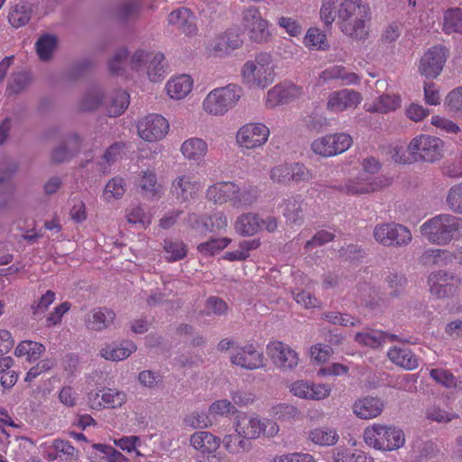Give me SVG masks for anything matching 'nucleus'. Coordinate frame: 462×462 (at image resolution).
I'll return each mask as SVG.
<instances>
[{"instance_id":"obj_1","label":"nucleus","mask_w":462,"mask_h":462,"mask_svg":"<svg viewBox=\"0 0 462 462\" xmlns=\"http://www.w3.org/2000/svg\"><path fill=\"white\" fill-rule=\"evenodd\" d=\"M338 25L341 32L354 39L365 40L369 34L372 13L363 0H344L337 9Z\"/></svg>"},{"instance_id":"obj_2","label":"nucleus","mask_w":462,"mask_h":462,"mask_svg":"<svg viewBox=\"0 0 462 462\" xmlns=\"http://www.w3.org/2000/svg\"><path fill=\"white\" fill-rule=\"evenodd\" d=\"M420 231L430 243L444 246L456 236L462 237V218L451 214H439L425 221Z\"/></svg>"},{"instance_id":"obj_3","label":"nucleus","mask_w":462,"mask_h":462,"mask_svg":"<svg viewBox=\"0 0 462 462\" xmlns=\"http://www.w3.org/2000/svg\"><path fill=\"white\" fill-rule=\"evenodd\" d=\"M244 95L236 84H228L211 90L203 101L204 110L213 116H223L233 108Z\"/></svg>"},{"instance_id":"obj_4","label":"nucleus","mask_w":462,"mask_h":462,"mask_svg":"<svg viewBox=\"0 0 462 462\" xmlns=\"http://www.w3.org/2000/svg\"><path fill=\"white\" fill-rule=\"evenodd\" d=\"M244 81L251 88H264L273 81V66L269 53H260L242 68Z\"/></svg>"},{"instance_id":"obj_5","label":"nucleus","mask_w":462,"mask_h":462,"mask_svg":"<svg viewBox=\"0 0 462 462\" xmlns=\"http://www.w3.org/2000/svg\"><path fill=\"white\" fill-rule=\"evenodd\" d=\"M366 444L379 450H396L405 443L404 432L396 427L374 424L364 433Z\"/></svg>"},{"instance_id":"obj_6","label":"nucleus","mask_w":462,"mask_h":462,"mask_svg":"<svg viewBox=\"0 0 462 462\" xmlns=\"http://www.w3.org/2000/svg\"><path fill=\"white\" fill-rule=\"evenodd\" d=\"M443 142L432 135L420 134L414 137L407 146L414 162H435L443 156Z\"/></svg>"},{"instance_id":"obj_7","label":"nucleus","mask_w":462,"mask_h":462,"mask_svg":"<svg viewBox=\"0 0 462 462\" xmlns=\"http://www.w3.org/2000/svg\"><path fill=\"white\" fill-rule=\"evenodd\" d=\"M373 235L377 243L387 247H405L412 240L411 230L406 226L395 222L376 225Z\"/></svg>"},{"instance_id":"obj_8","label":"nucleus","mask_w":462,"mask_h":462,"mask_svg":"<svg viewBox=\"0 0 462 462\" xmlns=\"http://www.w3.org/2000/svg\"><path fill=\"white\" fill-rule=\"evenodd\" d=\"M235 431L245 437L248 440L258 439L261 434L273 437L279 431V428L272 420H260L258 417L246 414L238 415L234 422Z\"/></svg>"},{"instance_id":"obj_9","label":"nucleus","mask_w":462,"mask_h":462,"mask_svg":"<svg viewBox=\"0 0 462 462\" xmlns=\"http://www.w3.org/2000/svg\"><path fill=\"white\" fill-rule=\"evenodd\" d=\"M312 178L311 171L300 162L278 164L270 171V179L273 182L283 186H288L292 182H308Z\"/></svg>"},{"instance_id":"obj_10","label":"nucleus","mask_w":462,"mask_h":462,"mask_svg":"<svg viewBox=\"0 0 462 462\" xmlns=\"http://www.w3.org/2000/svg\"><path fill=\"white\" fill-rule=\"evenodd\" d=\"M190 445L201 453L200 462H223L224 455L218 452L221 439L208 431H197L190 436Z\"/></svg>"},{"instance_id":"obj_11","label":"nucleus","mask_w":462,"mask_h":462,"mask_svg":"<svg viewBox=\"0 0 462 462\" xmlns=\"http://www.w3.org/2000/svg\"><path fill=\"white\" fill-rule=\"evenodd\" d=\"M352 144V137L346 134H327L314 140L311 150L322 157H331L346 152Z\"/></svg>"},{"instance_id":"obj_12","label":"nucleus","mask_w":462,"mask_h":462,"mask_svg":"<svg viewBox=\"0 0 462 462\" xmlns=\"http://www.w3.org/2000/svg\"><path fill=\"white\" fill-rule=\"evenodd\" d=\"M389 185L390 180L387 178H372L363 173L348 180L345 185L337 187V189L346 195L356 196L374 192Z\"/></svg>"},{"instance_id":"obj_13","label":"nucleus","mask_w":462,"mask_h":462,"mask_svg":"<svg viewBox=\"0 0 462 462\" xmlns=\"http://www.w3.org/2000/svg\"><path fill=\"white\" fill-rule=\"evenodd\" d=\"M242 25L248 32L250 39L255 42H265L271 36L268 22L256 7L250 6L243 11Z\"/></svg>"},{"instance_id":"obj_14","label":"nucleus","mask_w":462,"mask_h":462,"mask_svg":"<svg viewBox=\"0 0 462 462\" xmlns=\"http://www.w3.org/2000/svg\"><path fill=\"white\" fill-rule=\"evenodd\" d=\"M266 351L273 364L282 372L292 371L299 365L298 353L282 341L270 342Z\"/></svg>"},{"instance_id":"obj_15","label":"nucleus","mask_w":462,"mask_h":462,"mask_svg":"<svg viewBox=\"0 0 462 462\" xmlns=\"http://www.w3.org/2000/svg\"><path fill=\"white\" fill-rule=\"evenodd\" d=\"M201 188V182L194 175L182 173L172 180L170 192L178 202L186 203L195 199Z\"/></svg>"},{"instance_id":"obj_16","label":"nucleus","mask_w":462,"mask_h":462,"mask_svg":"<svg viewBox=\"0 0 462 462\" xmlns=\"http://www.w3.org/2000/svg\"><path fill=\"white\" fill-rule=\"evenodd\" d=\"M270 135L269 128L262 123L245 124L236 133L237 144L245 149L262 147Z\"/></svg>"},{"instance_id":"obj_17","label":"nucleus","mask_w":462,"mask_h":462,"mask_svg":"<svg viewBox=\"0 0 462 462\" xmlns=\"http://www.w3.org/2000/svg\"><path fill=\"white\" fill-rule=\"evenodd\" d=\"M447 60L445 47L436 45L429 49L420 60L419 72L427 79H436Z\"/></svg>"},{"instance_id":"obj_18","label":"nucleus","mask_w":462,"mask_h":462,"mask_svg":"<svg viewBox=\"0 0 462 462\" xmlns=\"http://www.w3.org/2000/svg\"><path fill=\"white\" fill-rule=\"evenodd\" d=\"M168 121L161 115L151 114L139 121L137 125L139 136L146 142H155L165 137L169 131Z\"/></svg>"},{"instance_id":"obj_19","label":"nucleus","mask_w":462,"mask_h":462,"mask_svg":"<svg viewBox=\"0 0 462 462\" xmlns=\"http://www.w3.org/2000/svg\"><path fill=\"white\" fill-rule=\"evenodd\" d=\"M126 402V393L113 388H103L88 394V402L93 410L116 409Z\"/></svg>"},{"instance_id":"obj_20","label":"nucleus","mask_w":462,"mask_h":462,"mask_svg":"<svg viewBox=\"0 0 462 462\" xmlns=\"http://www.w3.org/2000/svg\"><path fill=\"white\" fill-rule=\"evenodd\" d=\"M458 283L457 277L443 270L433 272L428 277L430 292L439 299L452 296L456 292Z\"/></svg>"},{"instance_id":"obj_21","label":"nucleus","mask_w":462,"mask_h":462,"mask_svg":"<svg viewBox=\"0 0 462 462\" xmlns=\"http://www.w3.org/2000/svg\"><path fill=\"white\" fill-rule=\"evenodd\" d=\"M230 362L246 370H256L265 365L263 353L256 350L253 344L236 346L231 353Z\"/></svg>"},{"instance_id":"obj_22","label":"nucleus","mask_w":462,"mask_h":462,"mask_svg":"<svg viewBox=\"0 0 462 462\" xmlns=\"http://www.w3.org/2000/svg\"><path fill=\"white\" fill-rule=\"evenodd\" d=\"M303 94L301 87L291 83L279 84L272 88L266 96V106L275 107L290 103Z\"/></svg>"},{"instance_id":"obj_23","label":"nucleus","mask_w":462,"mask_h":462,"mask_svg":"<svg viewBox=\"0 0 462 462\" xmlns=\"http://www.w3.org/2000/svg\"><path fill=\"white\" fill-rule=\"evenodd\" d=\"M291 393L306 400H323L329 396L331 388L328 384L313 383L304 380L293 382L290 386Z\"/></svg>"},{"instance_id":"obj_24","label":"nucleus","mask_w":462,"mask_h":462,"mask_svg":"<svg viewBox=\"0 0 462 462\" xmlns=\"http://www.w3.org/2000/svg\"><path fill=\"white\" fill-rule=\"evenodd\" d=\"M361 100L362 97L359 92L352 89H342L329 95L327 108L331 112H342L356 107Z\"/></svg>"},{"instance_id":"obj_25","label":"nucleus","mask_w":462,"mask_h":462,"mask_svg":"<svg viewBox=\"0 0 462 462\" xmlns=\"http://www.w3.org/2000/svg\"><path fill=\"white\" fill-rule=\"evenodd\" d=\"M80 143V138L77 134H69L60 145L53 149L51 154V162L53 164L69 162L79 152Z\"/></svg>"},{"instance_id":"obj_26","label":"nucleus","mask_w":462,"mask_h":462,"mask_svg":"<svg viewBox=\"0 0 462 462\" xmlns=\"http://www.w3.org/2000/svg\"><path fill=\"white\" fill-rule=\"evenodd\" d=\"M168 23L175 26L187 36H193L198 32L195 23V15L187 8H180L172 11L168 15Z\"/></svg>"},{"instance_id":"obj_27","label":"nucleus","mask_w":462,"mask_h":462,"mask_svg":"<svg viewBox=\"0 0 462 462\" xmlns=\"http://www.w3.org/2000/svg\"><path fill=\"white\" fill-rule=\"evenodd\" d=\"M383 402L377 397L365 396L358 399L353 404V412L360 419L370 420L380 415Z\"/></svg>"},{"instance_id":"obj_28","label":"nucleus","mask_w":462,"mask_h":462,"mask_svg":"<svg viewBox=\"0 0 462 462\" xmlns=\"http://www.w3.org/2000/svg\"><path fill=\"white\" fill-rule=\"evenodd\" d=\"M236 184L231 181H221L212 184L206 190V199L215 204L230 203L234 192H236Z\"/></svg>"},{"instance_id":"obj_29","label":"nucleus","mask_w":462,"mask_h":462,"mask_svg":"<svg viewBox=\"0 0 462 462\" xmlns=\"http://www.w3.org/2000/svg\"><path fill=\"white\" fill-rule=\"evenodd\" d=\"M116 313L107 308H96L86 319L88 328L100 331L108 328L115 320Z\"/></svg>"},{"instance_id":"obj_30","label":"nucleus","mask_w":462,"mask_h":462,"mask_svg":"<svg viewBox=\"0 0 462 462\" xmlns=\"http://www.w3.org/2000/svg\"><path fill=\"white\" fill-rule=\"evenodd\" d=\"M387 356L393 364L406 370H415L419 366V359L406 347L393 346L388 350Z\"/></svg>"},{"instance_id":"obj_31","label":"nucleus","mask_w":462,"mask_h":462,"mask_svg":"<svg viewBox=\"0 0 462 462\" xmlns=\"http://www.w3.org/2000/svg\"><path fill=\"white\" fill-rule=\"evenodd\" d=\"M180 152L187 160L199 162L208 152V143L201 138L192 137L182 143Z\"/></svg>"},{"instance_id":"obj_32","label":"nucleus","mask_w":462,"mask_h":462,"mask_svg":"<svg viewBox=\"0 0 462 462\" xmlns=\"http://www.w3.org/2000/svg\"><path fill=\"white\" fill-rule=\"evenodd\" d=\"M320 79L323 81L328 80H341V85H357L360 82V77L354 72L348 71L345 67L341 65H334L326 69L320 74Z\"/></svg>"},{"instance_id":"obj_33","label":"nucleus","mask_w":462,"mask_h":462,"mask_svg":"<svg viewBox=\"0 0 462 462\" xmlns=\"http://www.w3.org/2000/svg\"><path fill=\"white\" fill-rule=\"evenodd\" d=\"M282 215L290 225L300 226L304 221L303 201L296 197H290L283 200Z\"/></svg>"},{"instance_id":"obj_34","label":"nucleus","mask_w":462,"mask_h":462,"mask_svg":"<svg viewBox=\"0 0 462 462\" xmlns=\"http://www.w3.org/2000/svg\"><path fill=\"white\" fill-rule=\"evenodd\" d=\"M162 249L168 263L184 259L189 252L188 245L179 238L169 237L163 240Z\"/></svg>"},{"instance_id":"obj_35","label":"nucleus","mask_w":462,"mask_h":462,"mask_svg":"<svg viewBox=\"0 0 462 462\" xmlns=\"http://www.w3.org/2000/svg\"><path fill=\"white\" fill-rule=\"evenodd\" d=\"M193 80L189 75H180L169 80L166 84V90L171 98L181 99L192 89Z\"/></svg>"},{"instance_id":"obj_36","label":"nucleus","mask_w":462,"mask_h":462,"mask_svg":"<svg viewBox=\"0 0 462 462\" xmlns=\"http://www.w3.org/2000/svg\"><path fill=\"white\" fill-rule=\"evenodd\" d=\"M235 229L241 236H254L261 230V219L257 214L244 213L236 218Z\"/></svg>"},{"instance_id":"obj_37","label":"nucleus","mask_w":462,"mask_h":462,"mask_svg":"<svg viewBox=\"0 0 462 462\" xmlns=\"http://www.w3.org/2000/svg\"><path fill=\"white\" fill-rule=\"evenodd\" d=\"M222 442L226 450L231 455L247 453L252 449V442L236 431L226 435Z\"/></svg>"},{"instance_id":"obj_38","label":"nucleus","mask_w":462,"mask_h":462,"mask_svg":"<svg viewBox=\"0 0 462 462\" xmlns=\"http://www.w3.org/2000/svg\"><path fill=\"white\" fill-rule=\"evenodd\" d=\"M333 462H374L372 457L361 450L338 447L333 450Z\"/></svg>"},{"instance_id":"obj_39","label":"nucleus","mask_w":462,"mask_h":462,"mask_svg":"<svg viewBox=\"0 0 462 462\" xmlns=\"http://www.w3.org/2000/svg\"><path fill=\"white\" fill-rule=\"evenodd\" d=\"M44 352L45 346L42 344L31 340L22 341L14 350L15 356H26V359L29 362L39 360Z\"/></svg>"},{"instance_id":"obj_40","label":"nucleus","mask_w":462,"mask_h":462,"mask_svg":"<svg viewBox=\"0 0 462 462\" xmlns=\"http://www.w3.org/2000/svg\"><path fill=\"white\" fill-rule=\"evenodd\" d=\"M135 350L136 346L133 342H127L125 346H107L100 350V355L106 360L121 361Z\"/></svg>"},{"instance_id":"obj_41","label":"nucleus","mask_w":462,"mask_h":462,"mask_svg":"<svg viewBox=\"0 0 462 462\" xmlns=\"http://www.w3.org/2000/svg\"><path fill=\"white\" fill-rule=\"evenodd\" d=\"M443 31L447 34L462 33V9L453 7L444 13Z\"/></svg>"},{"instance_id":"obj_42","label":"nucleus","mask_w":462,"mask_h":462,"mask_svg":"<svg viewBox=\"0 0 462 462\" xmlns=\"http://www.w3.org/2000/svg\"><path fill=\"white\" fill-rule=\"evenodd\" d=\"M236 189L231 199V205L235 208L250 207L258 199V191L254 187L240 188L236 185Z\"/></svg>"},{"instance_id":"obj_43","label":"nucleus","mask_w":462,"mask_h":462,"mask_svg":"<svg viewBox=\"0 0 462 462\" xmlns=\"http://www.w3.org/2000/svg\"><path fill=\"white\" fill-rule=\"evenodd\" d=\"M242 43L238 35L226 33L216 39L213 50L218 55L228 54L242 46Z\"/></svg>"},{"instance_id":"obj_44","label":"nucleus","mask_w":462,"mask_h":462,"mask_svg":"<svg viewBox=\"0 0 462 462\" xmlns=\"http://www.w3.org/2000/svg\"><path fill=\"white\" fill-rule=\"evenodd\" d=\"M164 59V55L162 52L150 53L147 61V75L151 81L157 82L164 78L166 73Z\"/></svg>"},{"instance_id":"obj_45","label":"nucleus","mask_w":462,"mask_h":462,"mask_svg":"<svg viewBox=\"0 0 462 462\" xmlns=\"http://www.w3.org/2000/svg\"><path fill=\"white\" fill-rule=\"evenodd\" d=\"M130 103V96L125 90L116 91L107 105V115L116 117L122 115L128 107Z\"/></svg>"},{"instance_id":"obj_46","label":"nucleus","mask_w":462,"mask_h":462,"mask_svg":"<svg viewBox=\"0 0 462 462\" xmlns=\"http://www.w3.org/2000/svg\"><path fill=\"white\" fill-rule=\"evenodd\" d=\"M354 339L359 345L377 348L383 344V331L365 328L357 332Z\"/></svg>"},{"instance_id":"obj_47","label":"nucleus","mask_w":462,"mask_h":462,"mask_svg":"<svg viewBox=\"0 0 462 462\" xmlns=\"http://www.w3.org/2000/svg\"><path fill=\"white\" fill-rule=\"evenodd\" d=\"M260 245L259 239L244 240L239 243L238 249L225 253L223 258L230 262L244 261L249 257V252L257 249Z\"/></svg>"},{"instance_id":"obj_48","label":"nucleus","mask_w":462,"mask_h":462,"mask_svg":"<svg viewBox=\"0 0 462 462\" xmlns=\"http://www.w3.org/2000/svg\"><path fill=\"white\" fill-rule=\"evenodd\" d=\"M32 10L25 4H17L8 14V22L14 28L25 26L31 20Z\"/></svg>"},{"instance_id":"obj_49","label":"nucleus","mask_w":462,"mask_h":462,"mask_svg":"<svg viewBox=\"0 0 462 462\" xmlns=\"http://www.w3.org/2000/svg\"><path fill=\"white\" fill-rule=\"evenodd\" d=\"M310 439L320 446H332L338 440V435L335 430L317 428L310 431Z\"/></svg>"},{"instance_id":"obj_50","label":"nucleus","mask_w":462,"mask_h":462,"mask_svg":"<svg viewBox=\"0 0 462 462\" xmlns=\"http://www.w3.org/2000/svg\"><path fill=\"white\" fill-rule=\"evenodd\" d=\"M445 202L451 212L462 215V182L456 183L448 189Z\"/></svg>"},{"instance_id":"obj_51","label":"nucleus","mask_w":462,"mask_h":462,"mask_svg":"<svg viewBox=\"0 0 462 462\" xmlns=\"http://www.w3.org/2000/svg\"><path fill=\"white\" fill-rule=\"evenodd\" d=\"M57 45V38L51 34L41 36L35 43L39 58L42 60H48L51 58Z\"/></svg>"},{"instance_id":"obj_52","label":"nucleus","mask_w":462,"mask_h":462,"mask_svg":"<svg viewBox=\"0 0 462 462\" xmlns=\"http://www.w3.org/2000/svg\"><path fill=\"white\" fill-rule=\"evenodd\" d=\"M140 4L137 0H125L115 10V16L121 22H125L138 16Z\"/></svg>"},{"instance_id":"obj_53","label":"nucleus","mask_w":462,"mask_h":462,"mask_svg":"<svg viewBox=\"0 0 462 462\" xmlns=\"http://www.w3.org/2000/svg\"><path fill=\"white\" fill-rule=\"evenodd\" d=\"M387 287L390 290L389 295L393 298L400 297L407 285V279L402 273H389L384 278Z\"/></svg>"},{"instance_id":"obj_54","label":"nucleus","mask_w":462,"mask_h":462,"mask_svg":"<svg viewBox=\"0 0 462 462\" xmlns=\"http://www.w3.org/2000/svg\"><path fill=\"white\" fill-rule=\"evenodd\" d=\"M32 82V76L29 72L21 71L15 74H13L7 88L6 92L9 95H18L22 93Z\"/></svg>"},{"instance_id":"obj_55","label":"nucleus","mask_w":462,"mask_h":462,"mask_svg":"<svg viewBox=\"0 0 462 462\" xmlns=\"http://www.w3.org/2000/svg\"><path fill=\"white\" fill-rule=\"evenodd\" d=\"M231 239L229 238H211L204 243H200L197 246V250L199 253L205 256H212L219 251L225 249Z\"/></svg>"},{"instance_id":"obj_56","label":"nucleus","mask_w":462,"mask_h":462,"mask_svg":"<svg viewBox=\"0 0 462 462\" xmlns=\"http://www.w3.org/2000/svg\"><path fill=\"white\" fill-rule=\"evenodd\" d=\"M125 193V180L120 177L112 178L104 189L103 197L106 201L119 199Z\"/></svg>"},{"instance_id":"obj_57","label":"nucleus","mask_w":462,"mask_h":462,"mask_svg":"<svg viewBox=\"0 0 462 462\" xmlns=\"http://www.w3.org/2000/svg\"><path fill=\"white\" fill-rule=\"evenodd\" d=\"M186 226L197 233L206 234L208 231V214L199 215L195 212H190L185 217Z\"/></svg>"},{"instance_id":"obj_58","label":"nucleus","mask_w":462,"mask_h":462,"mask_svg":"<svg viewBox=\"0 0 462 462\" xmlns=\"http://www.w3.org/2000/svg\"><path fill=\"white\" fill-rule=\"evenodd\" d=\"M104 98L100 88H95L88 91L80 102V109L83 111H92L97 109Z\"/></svg>"},{"instance_id":"obj_59","label":"nucleus","mask_w":462,"mask_h":462,"mask_svg":"<svg viewBox=\"0 0 462 462\" xmlns=\"http://www.w3.org/2000/svg\"><path fill=\"white\" fill-rule=\"evenodd\" d=\"M304 43L309 48H316L318 50H326L328 47L326 34L317 28L308 30Z\"/></svg>"},{"instance_id":"obj_60","label":"nucleus","mask_w":462,"mask_h":462,"mask_svg":"<svg viewBox=\"0 0 462 462\" xmlns=\"http://www.w3.org/2000/svg\"><path fill=\"white\" fill-rule=\"evenodd\" d=\"M425 416L428 420L439 423H448L457 418V414L455 412L445 411L439 406L435 405L427 408Z\"/></svg>"},{"instance_id":"obj_61","label":"nucleus","mask_w":462,"mask_h":462,"mask_svg":"<svg viewBox=\"0 0 462 462\" xmlns=\"http://www.w3.org/2000/svg\"><path fill=\"white\" fill-rule=\"evenodd\" d=\"M400 97L397 96L382 95L374 104V111L379 113H388L400 106Z\"/></svg>"},{"instance_id":"obj_62","label":"nucleus","mask_w":462,"mask_h":462,"mask_svg":"<svg viewBox=\"0 0 462 462\" xmlns=\"http://www.w3.org/2000/svg\"><path fill=\"white\" fill-rule=\"evenodd\" d=\"M430 377L437 383L446 386V387H456L462 388L459 383H457V379L451 374L450 372L443 369H431L430 370Z\"/></svg>"},{"instance_id":"obj_63","label":"nucleus","mask_w":462,"mask_h":462,"mask_svg":"<svg viewBox=\"0 0 462 462\" xmlns=\"http://www.w3.org/2000/svg\"><path fill=\"white\" fill-rule=\"evenodd\" d=\"M441 173L450 179L462 178V157L446 161L441 166Z\"/></svg>"},{"instance_id":"obj_64","label":"nucleus","mask_w":462,"mask_h":462,"mask_svg":"<svg viewBox=\"0 0 462 462\" xmlns=\"http://www.w3.org/2000/svg\"><path fill=\"white\" fill-rule=\"evenodd\" d=\"M157 176L153 171H146L142 172L139 186L143 193L153 197L157 193Z\"/></svg>"}]
</instances>
